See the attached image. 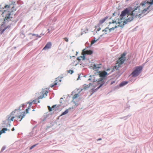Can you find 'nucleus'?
Listing matches in <instances>:
<instances>
[{
  "instance_id": "79ce46f5",
  "label": "nucleus",
  "mask_w": 153,
  "mask_h": 153,
  "mask_svg": "<svg viewBox=\"0 0 153 153\" xmlns=\"http://www.w3.org/2000/svg\"><path fill=\"white\" fill-rule=\"evenodd\" d=\"M114 28L113 27H112V28H111L110 29H109V32H111V30H114Z\"/></svg>"
},
{
  "instance_id": "e2e57ef3",
  "label": "nucleus",
  "mask_w": 153,
  "mask_h": 153,
  "mask_svg": "<svg viewBox=\"0 0 153 153\" xmlns=\"http://www.w3.org/2000/svg\"><path fill=\"white\" fill-rule=\"evenodd\" d=\"M44 35V34H43V33H41V34H40V36H43V35Z\"/></svg>"
},
{
  "instance_id": "ea45409f",
  "label": "nucleus",
  "mask_w": 153,
  "mask_h": 153,
  "mask_svg": "<svg viewBox=\"0 0 153 153\" xmlns=\"http://www.w3.org/2000/svg\"><path fill=\"white\" fill-rule=\"evenodd\" d=\"M102 24V23H100V22L99 21V23L98 24L97 26H95V28H97V27H100V26Z\"/></svg>"
},
{
  "instance_id": "1a4fd4ad",
  "label": "nucleus",
  "mask_w": 153,
  "mask_h": 153,
  "mask_svg": "<svg viewBox=\"0 0 153 153\" xmlns=\"http://www.w3.org/2000/svg\"><path fill=\"white\" fill-rule=\"evenodd\" d=\"M24 113L22 114L21 113L20 114L17 115H16L15 120L17 121L18 120L19 121H21L23 118L25 117V111L23 112Z\"/></svg>"
},
{
  "instance_id": "09e8293b",
  "label": "nucleus",
  "mask_w": 153,
  "mask_h": 153,
  "mask_svg": "<svg viewBox=\"0 0 153 153\" xmlns=\"http://www.w3.org/2000/svg\"><path fill=\"white\" fill-rule=\"evenodd\" d=\"M80 58V56L79 57H78L77 58V59L78 60L79 62H80L81 60V59Z\"/></svg>"
},
{
  "instance_id": "9d476101",
  "label": "nucleus",
  "mask_w": 153,
  "mask_h": 153,
  "mask_svg": "<svg viewBox=\"0 0 153 153\" xmlns=\"http://www.w3.org/2000/svg\"><path fill=\"white\" fill-rule=\"evenodd\" d=\"M103 85V83H101L100 85L96 89H94V88H92L91 90V92H92L91 95L93 94L94 92L96 91H97Z\"/></svg>"
},
{
  "instance_id": "4d7b16f0",
  "label": "nucleus",
  "mask_w": 153,
  "mask_h": 153,
  "mask_svg": "<svg viewBox=\"0 0 153 153\" xmlns=\"http://www.w3.org/2000/svg\"><path fill=\"white\" fill-rule=\"evenodd\" d=\"M80 75V74H78V78L77 79V80H78L79 79Z\"/></svg>"
},
{
  "instance_id": "8fccbe9b",
  "label": "nucleus",
  "mask_w": 153,
  "mask_h": 153,
  "mask_svg": "<svg viewBox=\"0 0 153 153\" xmlns=\"http://www.w3.org/2000/svg\"><path fill=\"white\" fill-rule=\"evenodd\" d=\"M107 33H104L103 34H102V35H101L100 36V37H102V36H103L104 35V34H106Z\"/></svg>"
},
{
  "instance_id": "c03bdc74",
  "label": "nucleus",
  "mask_w": 153,
  "mask_h": 153,
  "mask_svg": "<svg viewBox=\"0 0 153 153\" xmlns=\"http://www.w3.org/2000/svg\"><path fill=\"white\" fill-rule=\"evenodd\" d=\"M77 98V97H76V96L75 94L74 95V96L72 97V98L73 99V100H74V99Z\"/></svg>"
},
{
  "instance_id": "58836bf2",
  "label": "nucleus",
  "mask_w": 153,
  "mask_h": 153,
  "mask_svg": "<svg viewBox=\"0 0 153 153\" xmlns=\"http://www.w3.org/2000/svg\"><path fill=\"white\" fill-rule=\"evenodd\" d=\"M37 145V144H35L33 146H31L30 148V150H31V149H32L33 148H34V147H35V146H36Z\"/></svg>"
},
{
  "instance_id": "bb28decb",
  "label": "nucleus",
  "mask_w": 153,
  "mask_h": 153,
  "mask_svg": "<svg viewBox=\"0 0 153 153\" xmlns=\"http://www.w3.org/2000/svg\"><path fill=\"white\" fill-rule=\"evenodd\" d=\"M146 4V1H143L140 4V5L143 6L145 5Z\"/></svg>"
},
{
  "instance_id": "20e7f679",
  "label": "nucleus",
  "mask_w": 153,
  "mask_h": 153,
  "mask_svg": "<svg viewBox=\"0 0 153 153\" xmlns=\"http://www.w3.org/2000/svg\"><path fill=\"white\" fill-rule=\"evenodd\" d=\"M142 69L143 67L141 66L137 67L131 74L132 76L135 77L138 76L141 73Z\"/></svg>"
},
{
  "instance_id": "13d9d810",
  "label": "nucleus",
  "mask_w": 153,
  "mask_h": 153,
  "mask_svg": "<svg viewBox=\"0 0 153 153\" xmlns=\"http://www.w3.org/2000/svg\"><path fill=\"white\" fill-rule=\"evenodd\" d=\"M115 12H114V13H113V16H115Z\"/></svg>"
},
{
  "instance_id": "2eb2a0df",
  "label": "nucleus",
  "mask_w": 153,
  "mask_h": 153,
  "mask_svg": "<svg viewBox=\"0 0 153 153\" xmlns=\"http://www.w3.org/2000/svg\"><path fill=\"white\" fill-rule=\"evenodd\" d=\"M128 83V81H124L122 82L119 85V86L120 87H122L125 85H126Z\"/></svg>"
},
{
  "instance_id": "f257e3e1",
  "label": "nucleus",
  "mask_w": 153,
  "mask_h": 153,
  "mask_svg": "<svg viewBox=\"0 0 153 153\" xmlns=\"http://www.w3.org/2000/svg\"><path fill=\"white\" fill-rule=\"evenodd\" d=\"M140 6H138L135 8L132 11V12H130V10L128 8H126L124 10L121 12V14L120 16V19L122 20L123 19V17L125 16L126 14L128 16H135L136 17L137 16L138 13H136L137 12L135 11L138 9V12H139L140 9L139 8Z\"/></svg>"
},
{
  "instance_id": "c756f323",
  "label": "nucleus",
  "mask_w": 153,
  "mask_h": 153,
  "mask_svg": "<svg viewBox=\"0 0 153 153\" xmlns=\"http://www.w3.org/2000/svg\"><path fill=\"white\" fill-rule=\"evenodd\" d=\"M130 116H131V115H127V116H125V117H124L122 118H121L122 119H124L125 120H126V119H127L128 118V117H130Z\"/></svg>"
},
{
  "instance_id": "3c124183",
  "label": "nucleus",
  "mask_w": 153,
  "mask_h": 153,
  "mask_svg": "<svg viewBox=\"0 0 153 153\" xmlns=\"http://www.w3.org/2000/svg\"><path fill=\"white\" fill-rule=\"evenodd\" d=\"M115 82V81H111V85H112Z\"/></svg>"
},
{
  "instance_id": "6ab92c4d",
  "label": "nucleus",
  "mask_w": 153,
  "mask_h": 153,
  "mask_svg": "<svg viewBox=\"0 0 153 153\" xmlns=\"http://www.w3.org/2000/svg\"><path fill=\"white\" fill-rule=\"evenodd\" d=\"M60 106V105H53L52 107V109L53 110H55V111H56L57 110V108H58L59 106Z\"/></svg>"
},
{
  "instance_id": "864d4df0",
  "label": "nucleus",
  "mask_w": 153,
  "mask_h": 153,
  "mask_svg": "<svg viewBox=\"0 0 153 153\" xmlns=\"http://www.w3.org/2000/svg\"><path fill=\"white\" fill-rule=\"evenodd\" d=\"M116 24H120L121 23V22H116V23H115Z\"/></svg>"
},
{
  "instance_id": "f8f14e48",
  "label": "nucleus",
  "mask_w": 153,
  "mask_h": 153,
  "mask_svg": "<svg viewBox=\"0 0 153 153\" xmlns=\"http://www.w3.org/2000/svg\"><path fill=\"white\" fill-rule=\"evenodd\" d=\"M51 42H48L46 45L44 47L43 50H45L46 49H48L51 48Z\"/></svg>"
},
{
  "instance_id": "393cba45",
  "label": "nucleus",
  "mask_w": 153,
  "mask_h": 153,
  "mask_svg": "<svg viewBox=\"0 0 153 153\" xmlns=\"http://www.w3.org/2000/svg\"><path fill=\"white\" fill-rule=\"evenodd\" d=\"M32 34L33 36H36V37L40 38L41 37V36L39 35L38 34H32L31 33H29L28 35Z\"/></svg>"
},
{
  "instance_id": "7ed1b4c3",
  "label": "nucleus",
  "mask_w": 153,
  "mask_h": 153,
  "mask_svg": "<svg viewBox=\"0 0 153 153\" xmlns=\"http://www.w3.org/2000/svg\"><path fill=\"white\" fill-rule=\"evenodd\" d=\"M12 18V17L11 16L10 13L9 12L8 14L6 15L5 18L4 19V21L2 23L3 24L1 25L0 28L3 29L4 27L5 30L8 28H10L11 27V24L5 27V24L7 22H8L10 21H11V19Z\"/></svg>"
},
{
  "instance_id": "2f4dec72",
  "label": "nucleus",
  "mask_w": 153,
  "mask_h": 153,
  "mask_svg": "<svg viewBox=\"0 0 153 153\" xmlns=\"http://www.w3.org/2000/svg\"><path fill=\"white\" fill-rule=\"evenodd\" d=\"M68 72L70 73L71 74H72L74 72V71L73 70H69L68 71Z\"/></svg>"
},
{
  "instance_id": "412c9836",
  "label": "nucleus",
  "mask_w": 153,
  "mask_h": 153,
  "mask_svg": "<svg viewBox=\"0 0 153 153\" xmlns=\"http://www.w3.org/2000/svg\"><path fill=\"white\" fill-rule=\"evenodd\" d=\"M26 103H25V104H22V106H20L18 109H17V111H18V110L20 111V110H22V108H23L25 106H27L26 105Z\"/></svg>"
},
{
  "instance_id": "4be33fe9",
  "label": "nucleus",
  "mask_w": 153,
  "mask_h": 153,
  "mask_svg": "<svg viewBox=\"0 0 153 153\" xmlns=\"http://www.w3.org/2000/svg\"><path fill=\"white\" fill-rule=\"evenodd\" d=\"M121 65L119 63V64H118V65H115V66H114L113 69V71H114L115 69H116V70H118L120 66Z\"/></svg>"
},
{
  "instance_id": "5701e85b",
  "label": "nucleus",
  "mask_w": 153,
  "mask_h": 153,
  "mask_svg": "<svg viewBox=\"0 0 153 153\" xmlns=\"http://www.w3.org/2000/svg\"><path fill=\"white\" fill-rule=\"evenodd\" d=\"M58 78H56V80L55 82V83L53 85H51L50 86L52 88L55 85H57V81L58 80Z\"/></svg>"
},
{
  "instance_id": "39448f33",
  "label": "nucleus",
  "mask_w": 153,
  "mask_h": 153,
  "mask_svg": "<svg viewBox=\"0 0 153 153\" xmlns=\"http://www.w3.org/2000/svg\"><path fill=\"white\" fill-rule=\"evenodd\" d=\"M17 110V109H15V110L14 111L12 112L10 115H7V119L3 121L4 124H5L7 122L10 123L11 121H13V119L15 117L12 116L10 119V118L12 115H15L14 114Z\"/></svg>"
},
{
  "instance_id": "37998d69",
  "label": "nucleus",
  "mask_w": 153,
  "mask_h": 153,
  "mask_svg": "<svg viewBox=\"0 0 153 153\" xmlns=\"http://www.w3.org/2000/svg\"><path fill=\"white\" fill-rule=\"evenodd\" d=\"M153 4V0H150V6Z\"/></svg>"
},
{
  "instance_id": "69168bd1",
  "label": "nucleus",
  "mask_w": 153,
  "mask_h": 153,
  "mask_svg": "<svg viewBox=\"0 0 153 153\" xmlns=\"http://www.w3.org/2000/svg\"><path fill=\"white\" fill-rule=\"evenodd\" d=\"M102 140V138H99L97 140Z\"/></svg>"
},
{
  "instance_id": "a878e982",
  "label": "nucleus",
  "mask_w": 153,
  "mask_h": 153,
  "mask_svg": "<svg viewBox=\"0 0 153 153\" xmlns=\"http://www.w3.org/2000/svg\"><path fill=\"white\" fill-rule=\"evenodd\" d=\"M32 103H33V102H26V105H27V104H29V105L28 107H29V108H30V107L31 106V105L32 104Z\"/></svg>"
},
{
  "instance_id": "e433bc0d",
  "label": "nucleus",
  "mask_w": 153,
  "mask_h": 153,
  "mask_svg": "<svg viewBox=\"0 0 153 153\" xmlns=\"http://www.w3.org/2000/svg\"><path fill=\"white\" fill-rule=\"evenodd\" d=\"M48 109L49 110V111L51 112V111L52 110V107L51 108L50 106H48Z\"/></svg>"
},
{
  "instance_id": "dca6fc26",
  "label": "nucleus",
  "mask_w": 153,
  "mask_h": 153,
  "mask_svg": "<svg viewBox=\"0 0 153 153\" xmlns=\"http://www.w3.org/2000/svg\"><path fill=\"white\" fill-rule=\"evenodd\" d=\"M108 16H106L104 18H103L101 20H100L99 21L100 22V23H102V24L105 21L108 19Z\"/></svg>"
},
{
  "instance_id": "473e14b6",
  "label": "nucleus",
  "mask_w": 153,
  "mask_h": 153,
  "mask_svg": "<svg viewBox=\"0 0 153 153\" xmlns=\"http://www.w3.org/2000/svg\"><path fill=\"white\" fill-rule=\"evenodd\" d=\"M44 97V94H42L41 95L39 96L38 98L39 99H42L43 97Z\"/></svg>"
},
{
  "instance_id": "f3484780",
  "label": "nucleus",
  "mask_w": 153,
  "mask_h": 153,
  "mask_svg": "<svg viewBox=\"0 0 153 153\" xmlns=\"http://www.w3.org/2000/svg\"><path fill=\"white\" fill-rule=\"evenodd\" d=\"M8 130L7 128H3L0 131V134H1L2 133H5V131ZM8 130L10 131V130L8 129Z\"/></svg>"
},
{
  "instance_id": "4c0bfd02",
  "label": "nucleus",
  "mask_w": 153,
  "mask_h": 153,
  "mask_svg": "<svg viewBox=\"0 0 153 153\" xmlns=\"http://www.w3.org/2000/svg\"><path fill=\"white\" fill-rule=\"evenodd\" d=\"M81 58L82 59V60H84L85 59V55H83V56H80Z\"/></svg>"
},
{
  "instance_id": "9b49d317",
  "label": "nucleus",
  "mask_w": 153,
  "mask_h": 153,
  "mask_svg": "<svg viewBox=\"0 0 153 153\" xmlns=\"http://www.w3.org/2000/svg\"><path fill=\"white\" fill-rule=\"evenodd\" d=\"M133 16H131L130 17L126 19L124 21V23L127 24L128 22H130L131 21L133 20L134 19Z\"/></svg>"
},
{
  "instance_id": "ddd939ff",
  "label": "nucleus",
  "mask_w": 153,
  "mask_h": 153,
  "mask_svg": "<svg viewBox=\"0 0 153 153\" xmlns=\"http://www.w3.org/2000/svg\"><path fill=\"white\" fill-rule=\"evenodd\" d=\"M101 65V64H94L93 65V68L94 69V70H95L96 71H98V69L99 68H100V65Z\"/></svg>"
},
{
  "instance_id": "c85d7f7f",
  "label": "nucleus",
  "mask_w": 153,
  "mask_h": 153,
  "mask_svg": "<svg viewBox=\"0 0 153 153\" xmlns=\"http://www.w3.org/2000/svg\"><path fill=\"white\" fill-rule=\"evenodd\" d=\"M0 29H1V30H0L1 33V34H2L4 32V31L6 30L4 28H4H3V29L0 28Z\"/></svg>"
},
{
  "instance_id": "de8ad7c7",
  "label": "nucleus",
  "mask_w": 153,
  "mask_h": 153,
  "mask_svg": "<svg viewBox=\"0 0 153 153\" xmlns=\"http://www.w3.org/2000/svg\"><path fill=\"white\" fill-rule=\"evenodd\" d=\"M64 40H65V41H66V42H68V39L67 38V37H65V38H64Z\"/></svg>"
},
{
  "instance_id": "f03ea898",
  "label": "nucleus",
  "mask_w": 153,
  "mask_h": 153,
  "mask_svg": "<svg viewBox=\"0 0 153 153\" xmlns=\"http://www.w3.org/2000/svg\"><path fill=\"white\" fill-rule=\"evenodd\" d=\"M98 74L99 75L100 78L99 79L98 81V84L103 83V85L105 83V81L104 80L106 79L107 76L109 75L107 72L105 71H99L98 72Z\"/></svg>"
},
{
  "instance_id": "4468645a",
  "label": "nucleus",
  "mask_w": 153,
  "mask_h": 153,
  "mask_svg": "<svg viewBox=\"0 0 153 153\" xmlns=\"http://www.w3.org/2000/svg\"><path fill=\"white\" fill-rule=\"evenodd\" d=\"M73 106L72 107L69 108L68 109L66 110L64 112H62V113L61 114L60 116H61L62 115L66 114L68 113L69 111L71 110V109H73Z\"/></svg>"
},
{
  "instance_id": "72a5a7b5",
  "label": "nucleus",
  "mask_w": 153,
  "mask_h": 153,
  "mask_svg": "<svg viewBox=\"0 0 153 153\" xmlns=\"http://www.w3.org/2000/svg\"><path fill=\"white\" fill-rule=\"evenodd\" d=\"M98 80H99V79H93V82H96L97 83V85H98V84H101V83H100V84H98Z\"/></svg>"
},
{
  "instance_id": "5fc2aeb1",
  "label": "nucleus",
  "mask_w": 153,
  "mask_h": 153,
  "mask_svg": "<svg viewBox=\"0 0 153 153\" xmlns=\"http://www.w3.org/2000/svg\"><path fill=\"white\" fill-rule=\"evenodd\" d=\"M75 94L76 95V97H77L79 96V95L78 94Z\"/></svg>"
},
{
  "instance_id": "7c9ffc66",
  "label": "nucleus",
  "mask_w": 153,
  "mask_h": 153,
  "mask_svg": "<svg viewBox=\"0 0 153 153\" xmlns=\"http://www.w3.org/2000/svg\"><path fill=\"white\" fill-rule=\"evenodd\" d=\"M5 124H6V126H4V127H8V126H9V127H10V123H8L7 122Z\"/></svg>"
},
{
  "instance_id": "a18cd8bd",
  "label": "nucleus",
  "mask_w": 153,
  "mask_h": 153,
  "mask_svg": "<svg viewBox=\"0 0 153 153\" xmlns=\"http://www.w3.org/2000/svg\"><path fill=\"white\" fill-rule=\"evenodd\" d=\"M37 100H33L32 102H33V103L36 104V103H37Z\"/></svg>"
},
{
  "instance_id": "49530a36",
  "label": "nucleus",
  "mask_w": 153,
  "mask_h": 153,
  "mask_svg": "<svg viewBox=\"0 0 153 153\" xmlns=\"http://www.w3.org/2000/svg\"><path fill=\"white\" fill-rule=\"evenodd\" d=\"M29 107H28L26 109V113H28V110L29 109H30Z\"/></svg>"
},
{
  "instance_id": "f704fd0d",
  "label": "nucleus",
  "mask_w": 153,
  "mask_h": 153,
  "mask_svg": "<svg viewBox=\"0 0 153 153\" xmlns=\"http://www.w3.org/2000/svg\"><path fill=\"white\" fill-rule=\"evenodd\" d=\"M6 147L5 146H4L2 147L1 151V152H2L4 150L6 149Z\"/></svg>"
},
{
  "instance_id": "603ef678",
  "label": "nucleus",
  "mask_w": 153,
  "mask_h": 153,
  "mask_svg": "<svg viewBox=\"0 0 153 153\" xmlns=\"http://www.w3.org/2000/svg\"><path fill=\"white\" fill-rule=\"evenodd\" d=\"M101 29V28L100 27H99V28H98V29L96 31V32L97 33V31H99Z\"/></svg>"
},
{
  "instance_id": "0eeeda50",
  "label": "nucleus",
  "mask_w": 153,
  "mask_h": 153,
  "mask_svg": "<svg viewBox=\"0 0 153 153\" xmlns=\"http://www.w3.org/2000/svg\"><path fill=\"white\" fill-rule=\"evenodd\" d=\"M126 55V53L124 52L121 56L119 59V61L120 62V64L121 65H122L126 60L125 56Z\"/></svg>"
},
{
  "instance_id": "774afa93",
  "label": "nucleus",
  "mask_w": 153,
  "mask_h": 153,
  "mask_svg": "<svg viewBox=\"0 0 153 153\" xmlns=\"http://www.w3.org/2000/svg\"><path fill=\"white\" fill-rule=\"evenodd\" d=\"M47 30L48 31V33H50V30L49 29H48Z\"/></svg>"
},
{
  "instance_id": "6e6d98bb",
  "label": "nucleus",
  "mask_w": 153,
  "mask_h": 153,
  "mask_svg": "<svg viewBox=\"0 0 153 153\" xmlns=\"http://www.w3.org/2000/svg\"><path fill=\"white\" fill-rule=\"evenodd\" d=\"M115 23H116V21H115L113 20L112 22H111V23H112V24H114Z\"/></svg>"
},
{
  "instance_id": "423d86ee",
  "label": "nucleus",
  "mask_w": 153,
  "mask_h": 153,
  "mask_svg": "<svg viewBox=\"0 0 153 153\" xmlns=\"http://www.w3.org/2000/svg\"><path fill=\"white\" fill-rule=\"evenodd\" d=\"M150 7V6H149L147 8H145L143 10H142L141 13L139 15H137V16H138L139 17H141L143 14H144V15H146L147 13L149 12L151 10V9H150L149 11H147L149 9Z\"/></svg>"
},
{
  "instance_id": "052dcab7",
  "label": "nucleus",
  "mask_w": 153,
  "mask_h": 153,
  "mask_svg": "<svg viewBox=\"0 0 153 153\" xmlns=\"http://www.w3.org/2000/svg\"><path fill=\"white\" fill-rule=\"evenodd\" d=\"M110 69L108 68L107 69L106 71H110Z\"/></svg>"
},
{
  "instance_id": "bf43d9fd",
  "label": "nucleus",
  "mask_w": 153,
  "mask_h": 153,
  "mask_svg": "<svg viewBox=\"0 0 153 153\" xmlns=\"http://www.w3.org/2000/svg\"><path fill=\"white\" fill-rule=\"evenodd\" d=\"M146 3L150 4V1H147V2H146Z\"/></svg>"
},
{
  "instance_id": "aec40b11",
  "label": "nucleus",
  "mask_w": 153,
  "mask_h": 153,
  "mask_svg": "<svg viewBox=\"0 0 153 153\" xmlns=\"http://www.w3.org/2000/svg\"><path fill=\"white\" fill-rule=\"evenodd\" d=\"M94 40H92L91 42V45H93L94 44L95 42H96L97 41L100 39V37H99L97 39V40H96V39L95 37H94Z\"/></svg>"
},
{
  "instance_id": "b1692460",
  "label": "nucleus",
  "mask_w": 153,
  "mask_h": 153,
  "mask_svg": "<svg viewBox=\"0 0 153 153\" xmlns=\"http://www.w3.org/2000/svg\"><path fill=\"white\" fill-rule=\"evenodd\" d=\"M48 93V91L47 90H45L43 91L42 94H44V95L45 94L46 95V96Z\"/></svg>"
},
{
  "instance_id": "0e129e2a",
  "label": "nucleus",
  "mask_w": 153,
  "mask_h": 153,
  "mask_svg": "<svg viewBox=\"0 0 153 153\" xmlns=\"http://www.w3.org/2000/svg\"><path fill=\"white\" fill-rule=\"evenodd\" d=\"M88 31V30L87 29L86 30V31H85V33H87Z\"/></svg>"
},
{
  "instance_id": "a211bd4d",
  "label": "nucleus",
  "mask_w": 153,
  "mask_h": 153,
  "mask_svg": "<svg viewBox=\"0 0 153 153\" xmlns=\"http://www.w3.org/2000/svg\"><path fill=\"white\" fill-rule=\"evenodd\" d=\"M93 53V51L92 50H86L85 51V54L87 55H91Z\"/></svg>"
},
{
  "instance_id": "a19ab883",
  "label": "nucleus",
  "mask_w": 153,
  "mask_h": 153,
  "mask_svg": "<svg viewBox=\"0 0 153 153\" xmlns=\"http://www.w3.org/2000/svg\"><path fill=\"white\" fill-rule=\"evenodd\" d=\"M126 24H125V23H124V22H123V24H121V25H120V27H122V28H123V27H124V26Z\"/></svg>"
},
{
  "instance_id": "6e6552de",
  "label": "nucleus",
  "mask_w": 153,
  "mask_h": 153,
  "mask_svg": "<svg viewBox=\"0 0 153 153\" xmlns=\"http://www.w3.org/2000/svg\"><path fill=\"white\" fill-rule=\"evenodd\" d=\"M10 5H5L4 6V7H2L1 5H0V11L2 12V14L4 13H6L7 12V11L5 10L4 9V8H10ZM9 12L11 13H10L9 12H7V13L6 14V15L7 14H8Z\"/></svg>"
},
{
  "instance_id": "cd10ccee",
  "label": "nucleus",
  "mask_w": 153,
  "mask_h": 153,
  "mask_svg": "<svg viewBox=\"0 0 153 153\" xmlns=\"http://www.w3.org/2000/svg\"><path fill=\"white\" fill-rule=\"evenodd\" d=\"M83 86H84V88L85 89H86L89 87L90 85L89 86L88 85H86V84H84L83 85Z\"/></svg>"
},
{
  "instance_id": "c9c22d12",
  "label": "nucleus",
  "mask_w": 153,
  "mask_h": 153,
  "mask_svg": "<svg viewBox=\"0 0 153 153\" xmlns=\"http://www.w3.org/2000/svg\"><path fill=\"white\" fill-rule=\"evenodd\" d=\"M108 30H109L108 28V27H107L105 28L103 30H102V32H107Z\"/></svg>"
},
{
  "instance_id": "680f3d73",
  "label": "nucleus",
  "mask_w": 153,
  "mask_h": 153,
  "mask_svg": "<svg viewBox=\"0 0 153 153\" xmlns=\"http://www.w3.org/2000/svg\"><path fill=\"white\" fill-rule=\"evenodd\" d=\"M14 130H15L14 128L13 127V128H12V131H14Z\"/></svg>"
},
{
  "instance_id": "338daca9",
  "label": "nucleus",
  "mask_w": 153,
  "mask_h": 153,
  "mask_svg": "<svg viewBox=\"0 0 153 153\" xmlns=\"http://www.w3.org/2000/svg\"><path fill=\"white\" fill-rule=\"evenodd\" d=\"M114 29H115V28H117V26H115L114 27H113Z\"/></svg>"
}]
</instances>
